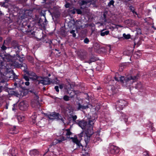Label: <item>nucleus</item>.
Returning <instances> with one entry per match:
<instances>
[{
  "label": "nucleus",
  "instance_id": "obj_1",
  "mask_svg": "<svg viewBox=\"0 0 156 156\" xmlns=\"http://www.w3.org/2000/svg\"><path fill=\"white\" fill-rule=\"evenodd\" d=\"M139 76H129L126 77L121 76L119 78L120 81L122 83V85L126 87H130L133 83L136 82Z\"/></svg>",
  "mask_w": 156,
  "mask_h": 156
},
{
  "label": "nucleus",
  "instance_id": "obj_2",
  "mask_svg": "<svg viewBox=\"0 0 156 156\" xmlns=\"http://www.w3.org/2000/svg\"><path fill=\"white\" fill-rule=\"evenodd\" d=\"M96 0H78V3L81 9H83L89 6L90 5H94Z\"/></svg>",
  "mask_w": 156,
  "mask_h": 156
},
{
  "label": "nucleus",
  "instance_id": "obj_3",
  "mask_svg": "<svg viewBox=\"0 0 156 156\" xmlns=\"http://www.w3.org/2000/svg\"><path fill=\"white\" fill-rule=\"evenodd\" d=\"M63 132L62 135L66 136V137L62 136L60 139L57 140L58 142L60 143L63 141L66 140L67 138H70V136L72 134V133L70 131V129H63Z\"/></svg>",
  "mask_w": 156,
  "mask_h": 156
},
{
  "label": "nucleus",
  "instance_id": "obj_4",
  "mask_svg": "<svg viewBox=\"0 0 156 156\" xmlns=\"http://www.w3.org/2000/svg\"><path fill=\"white\" fill-rule=\"evenodd\" d=\"M47 117L50 120L56 119L58 120H60L64 122V119L59 115V113L55 112H52L47 115Z\"/></svg>",
  "mask_w": 156,
  "mask_h": 156
},
{
  "label": "nucleus",
  "instance_id": "obj_5",
  "mask_svg": "<svg viewBox=\"0 0 156 156\" xmlns=\"http://www.w3.org/2000/svg\"><path fill=\"white\" fill-rule=\"evenodd\" d=\"M127 104L126 101L123 100H120L117 102L116 109L118 111L122 110Z\"/></svg>",
  "mask_w": 156,
  "mask_h": 156
},
{
  "label": "nucleus",
  "instance_id": "obj_6",
  "mask_svg": "<svg viewBox=\"0 0 156 156\" xmlns=\"http://www.w3.org/2000/svg\"><path fill=\"white\" fill-rule=\"evenodd\" d=\"M75 123L77 124L82 129H85L88 128L87 122L84 120H77L75 121Z\"/></svg>",
  "mask_w": 156,
  "mask_h": 156
},
{
  "label": "nucleus",
  "instance_id": "obj_7",
  "mask_svg": "<svg viewBox=\"0 0 156 156\" xmlns=\"http://www.w3.org/2000/svg\"><path fill=\"white\" fill-rule=\"evenodd\" d=\"M109 151L111 154H116L119 153V149L116 146L110 144L109 147Z\"/></svg>",
  "mask_w": 156,
  "mask_h": 156
},
{
  "label": "nucleus",
  "instance_id": "obj_8",
  "mask_svg": "<svg viewBox=\"0 0 156 156\" xmlns=\"http://www.w3.org/2000/svg\"><path fill=\"white\" fill-rule=\"evenodd\" d=\"M12 65L15 67L21 68L23 70H26L27 69V67L26 64L25 63L19 64L17 62H15L13 63Z\"/></svg>",
  "mask_w": 156,
  "mask_h": 156
},
{
  "label": "nucleus",
  "instance_id": "obj_9",
  "mask_svg": "<svg viewBox=\"0 0 156 156\" xmlns=\"http://www.w3.org/2000/svg\"><path fill=\"white\" fill-rule=\"evenodd\" d=\"M19 106L20 110L24 111L26 110L27 109L28 105L26 101H23L20 103Z\"/></svg>",
  "mask_w": 156,
  "mask_h": 156
},
{
  "label": "nucleus",
  "instance_id": "obj_10",
  "mask_svg": "<svg viewBox=\"0 0 156 156\" xmlns=\"http://www.w3.org/2000/svg\"><path fill=\"white\" fill-rule=\"evenodd\" d=\"M0 56L6 62H9L12 60V57L9 54L1 55Z\"/></svg>",
  "mask_w": 156,
  "mask_h": 156
},
{
  "label": "nucleus",
  "instance_id": "obj_11",
  "mask_svg": "<svg viewBox=\"0 0 156 156\" xmlns=\"http://www.w3.org/2000/svg\"><path fill=\"white\" fill-rule=\"evenodd\" d=\"M92 139L94 143H98L102 141V140L100 137L99 134L98 133H97L96 135H93Z\"/></svg>",
  "mask_w": 156,
  "mask_h": 156
},
{
  "label": "nucleus",
  "instance_id": "obj_12",
  "mask_svg": "<svg viewBox=\"0 0 156 156\" xmlns=\"http://www.w3.org/2000/svg\"><path fill=\"white\" fill-rule=\"evenodd\" d=\"M79 58L81 60L86 59L87 57V52L85 51L79 52L78 54Z\"/></svg>",
  "mask_w": 156,
  "mask_h": 156
},
{
  "label": "nucleus",
  "instance_id": "obj_13",
  "mask_svg": "<svg viewBox=\"0 0 156 156\" xmlns=\"http://www.w3.org/2000/svg\"><path fill=\"white\" fill-rule=\"evenodd\" d=\"M96 118L92 116L89 120L88 125V128L92 127L94 123L96 121Z\"/></svg>",
  "mask_w": 156,
  "mask_h": 156
},
{
  "label": "nucleus",
  "instance_id": "obj_14",
  "mask_svg": "<svg viewBox=\"0 0 156 156\" xmlns=\"http://www.w3.org/2000/svg\"><path fill=\"white\" fill-rule=\"evenodd\" d=\"M70 138L72 140L73 142L76 144L79 147L81 146L82 147L80 141L78 139L77 137L75 136L74 137H71Z\"/></svg>",
  "mask_w": 156,
  "mask_h": 156
},
{
  "label": "nucleus",
  "instance_id": "obj_15",
  "mask_svg": "<svg viewBox=\"0 0 156 156\" xmlns=\"http://www.w3.org/2000/svg\"><path fill=\"white\" fill-rule=\"evenodd\" d=\"M51 82L50 79L48 78L44 79L39 82L40 83H42L44 85L49 84Z\"/></svg>",
  "mask_w": 156,
  "mask_h": 156
},
{
  "label": "nucleus",
  "instance_id": "obj_16",
  "mask_svg": "<svg viewBox=\"0 0 156 156\" xmlns=\"http://www.w3.org/2000/svg\"><path fill=\"white\" fill-rule=\"evenodd\" d=\"M46 122L44 119L42 118L41 119L40 121H39L37 123V125L39 127H42L44 126Z\"/></svg>",
  "mask_w": 156,
  "mask_h": 156
},
{
  "label": "nucleus",
  "instance_id": "obj_17",
  "mask_svg": "<svg viewBox=\"0 0 156 156\" xmlns=\"http://www.w3.org/2000/svg\"><path fill=\"white\" fill-rule=\"evenodd\" d=\"M75 24L76 30L82 28L83 26L82 25V22L80 21H76L75 23Z\"/></svg>",
  "mask_w": 156,
  "mask_h": 156
},
{
  "label": "nucleus",
  "instance_id": "obj_18",
  "mask_svg": "<svg viewBox=\"0 0 156 156\" xmlns=\"http://www.w3.org/2000/svg\"><path fill=\"white\" fill-rule=\"evenodd\" d=\"M18 131L16 129V126L11 127L9 129V133L11 134H16L18 133Z\"/></svg>",
  "mask_w": 156,
  "mask_h": 156
},
{
  "label": "nucleus",
  "instance_id": "obj_19",
  "mask_svg": "<svg viewBox=\"0 0 156 156\" xmlns=\"http://www.w3.org/2000/svg\"><path fill=\"white\" fill-rule=\"evenodd\" d=\"M30 153L31 156H37L39 152L37 150L34 149L30 151Z\"/></svg>",
  "mask_w": 156,
  "mask_h": 156
},
{
  "label": "nucleus",
  "instance_id": "obj_20",
  "mask_svg": "<svg viewBox=\"0 0 156 156\" xmlns=\"http://www.w3.org/2000/svg\"><path fill=\"white\" fill-rule=\"evenodd\" d=\"M17 150L15 148H12L9 150V153L12 156H16L17 154Z\"/></svg>",
  "mask_w": 156,
  "mask_h": 156
},
{
  "label": "nucleus",
  "instance_id": "obj_21",
  "mask_svg": "<svg viewBox=\"0 0 156 156\" xmlns=\"http://www.w3.org/2000/svg\"><path fill=\"white\" fill-rule=\"evenodd\" d=\"M37 117V115L35 113H34L33 115L31 116V121L33 123H35L36 122V119Z\"/></svg>",
  "mask_w": 156,
  "mask_h": 156
},
{
  "label": "nucleus",
  "instance_id": "obj_22",
  "mask_svg": "<svg viewBox=\"0 0 156 156\" xmlns=\"http://www.w3.org/2000/svg\"><path fill=\"white\" fill-rule=\"evenodd\" d=\"M88 108V106L87 105L84 106L81 105L80 103L78 104V107L77 108V110H79L81 109H85Z\"/></svg>",
  "mask_w": 156,
  "mask_h": 156
},
{
  "label": "nucleus",
  "instance_id": "obj_23",
  "mask_svg": "<svg viewBox=\"0 0 156 156\" xmlns=\"http://www.w3.org/2000/svg\"><path fill=\"white\" fill-rule=\"evenodd\" d=\"M17 119L19 122H22L24 119V117L22 115H18L17 117Z\"/></svg>",
  "mask_w": 156,
  "mask_h": 156
},
{
  "label": "nucleus",
  "instance_id": "obj_24",
  "mask_svg": "<svg viewBox=\"0 0 156 156\" xmlns=\"http://www.w3.org/2000/svg\"><path fill=\"white\" fill-rule=\"evenodd\" d=\"M24 82L22 80H20L19 81L15 83H14V85L15 86H17L18 85L19 86H20Z\"/></svg>",
  "mask_w": 156,
  "mask_h": 156
},
{
  "label": "nucleus",
  "instance_id": "obj_25",
  "mask_svg": "<svg viewBox=\"0 0 156 156\" xmlns=\"http://www.w3.org/2000/svg\"><path fill=\"white\" fill-rule=\"evenodd\" d=\"M142 87V84L140 82L138 83L137 84H136L135 86V88L138 89L141 88Z\"/></svg>",
  "mask_w": 156,
  "mask_h": 156
},
{
  "label": "nucleus",
  "instance_id": "obj_26",
  "mask_svg": "<svg viewBox=\"0 0 156 156\" xmlns=\"http://www.w3.org/2000/svg\"><path fill=\"white\" fill-rule=\"evenodd\" d=\"M130 10L133 13V14H135L136 15H138V14L135 11L134 7L132 6H130L129 7Z\"/></svg>",
  "mask_w": 156,
  "mask_h": 156
},
{
  "label": "nucleus",
  "instance_id": "obj_27",
  "mask_svg": "<svg viewBox=\"0 0 156 156\" xmlns=\"http://www.w3.org/2000/svg\"><path fill=\"white\" fill-rule=\"evenodd\" d=\"M109 33V31L108 30L105 31L104 32H101L100 34L101 36H104L105 35H107Z\"/></svg>",
  "mask_w": 156,
  "mask_h": 156
},
{
  "label": "nucleus",
  "instance_id": "obj_28",
  "mask_svg": "<svg viewBox=\"0 0 156 156\" xmlns=\"http://www.w3.org/2000/svg\"><path fill=\"white\" fill-rule=\"evenodd\" d=\"M123 36L126 39H129L131 37L130 35L129 34H123Z\"/></svg>",
  "mask_w": 156,
  "mask_h": 156
},
{
  "label": "nucleus",
  "instance_id": "obj_29",
  "mask_svg": "<svg viewBox=\"0 0 156 156\" xmlns=\"http://www.w3.org/2000/svg\"><path fill=\"white\" fill-rule=\"evenodd\" d=\"M122 119H124V121L125 122H126L127 121L128 118L125 114H123L122 115Z\"/></svg>",
  "mask_w": 156,
  "mask_h": 156
},
{
  "label": "nucleus",
  "instance_id": "obj_30",
  "mask_svg": "<svg viewBox=\"0 0 156 156\" xmlns=\"http://www.w3.org/2000/svg\"><path fill=\"white\" fill-rule=\"evenodd\" d=\"M69 11L70 13L74 14L76 13V9H70L69 10Z\"/></svg>",
  "mask_w": 156,
  "mask_h": 156
},
{
  "label": "nucleus",
  "instance_id": "obj_31",
  "mask_svg": "<svg viewBox=\"0 0 156 156\" xmlns=\"http://www.w3.org/2000/svg\"><path fill=\"white\" fill-rule=\"evenodd\" d=\"M75 30H72L70 31V33L72 34L73 36L74 37H75L76 36V34L75 33Z\"/></svg>",
  "mask_w": 156,
  "mask_h": 156
},
{
  "label": "nucleus",
  "instance_id": "obj_32",
  "mask_svg": "<svg viewBox=\"0 0 156 156\" xmlns=\"http://www.w3.org/2000/svg\"><path fill=\"white\" fill-rule=\"evenodd\" d=\"M148 153L147 151L144 152L140 156H149Z\"/></svg>",
  "mask_w": 156,
  "mask_h": 156
},
{
  "label": "nucleus",
  "instance_id": "obj_33",
  "mask_svg": "<svg viewBox=\"0 0 156 156\" xmlns=\"http://www.w3.org/2000/svg\"><path fill=\"white\" fill-rule=\"evenodd\" d=\"M16 57L17 58L19 59V60L20 62H23V58H20V56L18 55H16Z\"/></svg>",
  "mask_w": 156,
  "mask_h": 156
},
{
  "label": "nucleus",
  "instance_id": "obj_34",
  "mask_svg": "<svg viewBox=\"0 0 156 156\" xmlns=\"http://www.w3.org/2000/svg\"><path fill=\"white\" fill-rule=\"evenodd\" d=\"M114 3V1L113 0L110 1L108 4V5L109 6H110L111 5H113Z\"/></svg>",
  "mask_w": 156,
  "mask_h": 156
},
{
  "label": "nucleus",
  "instance_id": "obj_35",
  "mask_svg": "<svg viewBox=\"0 0 156 156\" xmlns=\"http://www.w3.org/2000/svg\"><path fill=\"white\" fill-rule=\"evenodd\" d=\"M63 98L65 101H68L69 99V97L67 95H65L63 97Z\"/></svg>",
  "mask_w": 156,
  "mask_h": 156
},
{
  "label": "nucleus",
  "instance_id": "obj_36",
  "mask_svg": "<svg viewBox=\"0 0 156 156\" xmlns=\"http://www.w3.org/2000/svg\"><path fill=\"white\" fill-rule=\"evenodd\" d=\"M28 74L29 76H35V74L34 72H29L28 73Z\"/></svg>",
  "mask_w": 156,
  "mask_h": 156
},
{
  "label": "nucleus",
  "instance_id": "obj_37",
  "mask_svg": "<svg viewBox=\"0 0 156 156\" xmlns=\"http://www.w3.org/2000/svg\"><path fill=\"white\" fill-rule=\"evenodd\" d=\"M83 41L85 43L88 44L89 42V40L86 37L84 39Z\"/></svg>",
  "mask_w": 156,
  "mask_h": 156
},
{
  "label": "nucleus",
  "instance_id": "obj_38",
  "mask_svg": "<svg viewBox=\"0 0 156 156\" xmlns=\"http://www.w3.org/2000/svg\"><path fill=\"white\" fill-rule=\"evenodd\" d=\"M95 61V59L93 58H90V60L87 62L89 63V64L90 63L92 62H94Z\"/></svg>",
  "mask_w": 156,
  "mask_h": 156
},
{
  "label": "nucleus",
  "instance_id": "obj_39",
  "mask_svg": "<svg viewBox=\"0 0 156 156\" xmlns=\"http://www.w3.org/2000/svg\"><path fill=\"white\" fill-rule=\"evenodd\" d=\"M23 78L27 81H29V77L27 75H25L23 76Z\"/></svg>",
  "mask_w": 156,
  "mask_h": 156
},
{
  "label": "nucleus",
  "instance_id": "obj_40",
  "mask_svg": "<svg viewBox=\"0 0 156 156\" xmlns=\"http://www.w3.org/2000/svg\"><path fill=\"white\" fill-rule=\"evenodd\" d=\"M47 22H48L47 21L46 19L45 18L44 21L43 23V25L41 26L42 27H45V26L47 25Z\"/></svg>",
  "mask_w": 156,
  "mask_h": 156
},
{
  "label": "nucleus",
  "instance_id": "obj_41",
  "mask_svg": "<svg viewBox=\"0 0 156 156\" xmlns=\"http://www.w3.org/2000/svg\"><path fill=\"white\" fill-rule=\"evenodd\" d=\"M76 12L78 14H81L82 13V11L80 9H76Z\"/></svg>",
  "mask_w": 156,
  "mask_h": 156
},
{
  "label": "nucleus",
  "instance_id": "obj_42",
  "mask_svg": "<svg viewBox=\"0 0 156 156\" xmlns=\"http://www.w3.org/2000/svg\"><path fill=\"white\" fill-rule=\"evenodd\" d=\"M72 118L73 121L75 122V121H76V120L77 118V116L76 115H73L72 116Z\"/></svg>",
  "mask_w": 156,
  "mask_h": 156
},
{
  "label": "nucleus",
  "instance_id": "obj_43",
  "mask_svg": "<svg viewBox=\"0 0 156 156\" xmlns=\"http://www.w3.org/2000/svg\"><path fill=\"white\" fill-rule=\"evenodd\" d=\"M83 132H82L79 134V135H78V136L80 138V139H81V137L83 136Z\"/></svg>",
  "mask_w": 156,
  "mask_h": 156
},
{
  "label": "nucleus",
  "instance_id": "obj_44",
  "mask_svg": "<svg viewBox=\"0 0 156 156\" xmlns=\"http://www.w3.org/2000/svg\"><path fill=\"white\" fill-rule=\"evenodd\" d=\"M55 90L56 91L58 92L59 91L58 87V86H56L55 87Z\"/></svg>",
  "mask_w": 156,
  "mask_h": 156
},
{
  "label": "nucleus",
  "instance_id": "obj_45",
  "mask_svg": "<svg viewBox=\"0 0 156 156\" xmlns=\"http://www.w3.org/2000/svg\"><path fill=\"white\" fill-rule=\"evenodd\" d=\"M1 48L3 50H5L7 48L5 45H3L1 47Z\"/></svg>",
  "mask_w": 156,
  "mask_h": 156
},
{
  "label": "nucleus",
  "instance_id": "obj_46",
  "mask_svg": "<svg viewBox=\"0 0 156 156\" xmlns=\"http://www.w3.org/2000/svg\"><path fill=\"white\" fill-rule=\"evenodd\" d=\"M70 4L69 3H67L65 5V6L66 8H68L70 7Z\"/></svg>",
  "mask_w": 156,
  "mask_h": 156
},
{
  "label": "nucleus",
  "instance_id": "obj_47",
  "mask_svg": "<svg viewBox=\"0 0 156 156\" xmlns=\"http://www.w3.org/2000/svg\"><path fill=\"white\" fill-rule=\"evenodd\" d=\"M25 83L26 86H28L30 84V83L28 81H27V82H25Z\"/></svg>",
  "mask_w": 156,
  "mask_h": 156
},
{
  "label": "nucleus",
  "instance_id": "obj_48",
  "mask_svg": "<svg viewBox=\"0 0 156 156\" xmlns=\"http://www.w3.org/2000/svg\"><path fill=\"white\" fill-rule=\"evenodd\" d=\"M3 89V87L2 86H0V93L2 92Z\"/></svg>",
  "mask_w": 156,
  "mask_h": 156
},
{
  "label": "nucleus",
  "instance_id": "obj_49",
  "mask_svg": "<svg viewBox=\"0 0 156 156\" xmlns=\"http://www.w3.org/2000/svg\"><path fill=\"white\" fill-rule=\"evenodd\" d=\"M59 88L61 89H62L63 88V86L62 85H60L59 86Z\"/></svg>",
  "mask_w": 156,
  "mask_h": 156
},
{
  "label": "nucleus",
  "instance_id": "obj_50",
  "mask_svg": "<svg viewBox=\"0 0 156 156\" xmlns=\"http://www.w3.org/2000/svg\"><path fill=\"white\" fill-rule=\"evenodd\" d=\"M114 78L115 80H116L117 81H119V80H118V78H117L116 77H115Z\"/></svg>",
  "mask_w": 156,
  "mask_h": 156
},
{
  "label": "nucleus",
  "instance_id": "obj_51",
  "mask_svg": "<svg viewBox=\"0 0 156 156\" xmlns=\"http://www.w3.org/2000/svg\"><path fill=\"white\" fill-rule=\"evenodd\" d=\"M116 27H117V28H118V27H122V26H120V25H117L116 26Z\"/></svg>",
  "mask_w": 156,
  "mask_h": 156
},
{
  "label": "nucleus",
  "instance_id": "obj_52",
  "mask_svg": "<svg viewBox=\"0 0 156 156\" xmlns=\"http://www.w3.org/2000/svg\"><path fill=\"white\" fill-rule=\"evenodd\" d=\"M48 43L50 44H51L52 43V42L51 40H50L48 41Z\"/></svg>",
  "mask_w": 156,
  "mask_h": 156
},
{
  "label": "nucleus",
  "instance_id": "obj_53",
  "mask_svg": "<svg viewBox=\"0 0 156 156\" xmlns=\"http://www.w3.org/2000/svg\"><path fill=\"white\" fill-rule=\"evenodd\" d=\"M2 37H0V41H2Z\"/></svg>",
  "mask_w": 156,
  "mask_h": 156
},
{
  "label": "nucleus",
  "instance_id": "obj_54",
  "mask_svg": "<svg viewBox=\"0 0 156 156\" xmlns=\"http://www.w3.org/2000/svg\"><path fill=\"white\" fill-rule=\"evenodd\" d=\"M15 110V109L14 108H12V110H13V111H14V110Z\"/></svg>",
  "mask_w": 156,
  "mask_h": 156
},
{
  "label": "nucleus",
  "instance_id": "obj_55",
  "mask_svg": "<svg viewBox=\"0 0 156 156\" xmlns=\"http://www.w3.org/2000/svg\"><path fill=\"white\" fill-rule=\"evenodd\" d=\"M137 55V54H134V56H135V55Z\"/></svg>",
  "mask_w": 156,
  "mask_h": 156
},
{
  "label": "nucleus",
  "instance_id": "obj_56",
  "mask_svg": "<svg viewBox=\"0 0 156 156\" xmlns=\"http://www.w3.org/2000/svg\"><path fill=\"white\" fill-rule=\"evenodd\" d=\"M73 96H74V95L72 94V96H71V97H73Z\"/></svg>",
  "mask_w": 156,
  "mask_h": 156
},
{
  "label": "nucleus",
  "instance_id": "obj_57",
  "mask_svg": "<svg viewBox=\"0 0 156 156\" xmlns=\"http://www.w3.org/2000/svg\"><path fill=\"white\" fill-rule=\"evenodd\" d=\"M113 81V80H110V82H112V81Z\"/></svg>",
  "mask_w": 156,
  "mask_h": 156
},
{
  "label": "nucleus",
  "instance_id": "obj_58",
  "mask_svg": "<svg viewBox=\"0 0 156 156\" xmlns=\"http://www.w3.org/2000/svg\"><path fill=\"white\" fill-rule=\"evenodd\" d=\"M52 146V145H50L49 146V147H51Z\"/></svg>",
  "mask_w": 156,
  "mask_h": 156
},
{
  "label": "nucleus",
  "instance_id": "obj_59",
  "mask_svg": "<svg viewBox=\"0 0 156 156\" xmlns=\"http://www.w3.org/2000/svg\"><path fill=\"white\" fill-rule=\"evenodd\" d=\"M49 151V149H48V151H47V152H48Z\"/></svg>",
  "mask_w": 156,
  "mask_h": 156
},
{
  "label": "nucleus",
  "instance_id": "obj_60",
  "mask_svg": "<svg viewBox=\"0 0 156 156\" xmlns=\"http://www.w3.org/2000/svg\"><path fill=\"white\" fill-rule=\"evenodd\" d=\"M55 51H58V50L57 49H55Z\"/></svg>",
  "mask_w": 156,
  "mask_h": 156
},
{
  "label": "nucleus",
  "instance_id": "obj_61",
  "mask_svg": "<svg viewBox=\"0 0 156 156\" xmlns=\"http://www.w3.org/2000/svg\"><path fill=\"white\" fill-rule=\"evenodd\" d=\"M1 121H0V125H1Z\"/></svg>",
  "mask_w": 156,
  "mask_h": 156
},
{
  "label": "nucleus",
  "instance_id": "obj_62",
  "mask_svg": "<svg viewBox=\"0 0 156 156\" xmlns=\"http://www.w3.org/2000/svg\"><path fill=\"white\" fill-rule=\"evenodd\" d=\"M48 76H50V74H49V75H48Z\"/></svg>",
  "mask_w": 156,
  "mask_h": 156
},
{
  "label": "nucleus",
  "instance_id": "obj_63",
  "mask_svg": "<svg viewBox=\"0 0 156 156\" xmlns=\"http://www.w3.org/2000/svg\"><path fill=\"white\" fill-rule=\"evenodd\" d=\"M71 93H71V92H70V95H71Z\"/></svg>",
  "mask_w": 156,
  "mask_h": 156
},
{
  "label": "nucleus",
  "instance_id": "obj_64",
  "mask_svg": "<svg viewBox=\"0 0 156 156\" xmlns=\"http://www.w3.org/2000/svg\"><path fill=\"white\" fill-rule=\"evenodd\" d=\"M37 98H38V97L37 96Z\"/></svg>",
  "mask_w": 156,
  "mask_h": 156
}]
</instances>
